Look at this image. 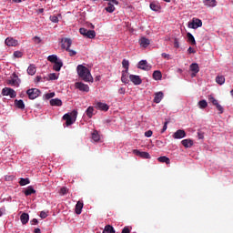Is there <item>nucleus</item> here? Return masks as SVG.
I'll return each instance as SVG.
<instances>
[{
  "mask_svg": "<svg viewBox=\"0 0 233 233\" xmlns=\"http://www.w3.org/2000/svg\"><path fill=\"white\" fill-rule=\"evenodd\" d=\"M36 71L37 69L35 65H30L27 68V74L29 76H35Z\"/></svg>",
  "mask_w": 233,
  "mask_h": 233,
  "instance_id": "obj_23",
  "label": "nucleus"
},
{
  "mask_svg": "<svg viewBox=\"0 0 233 233\" xmlns=\"http://www.w3.org/2000/svg\"><path fill=\"white\" fill-rule=\"evenodd\" d=\"M50 21H52V23H59V18L56 15H51Z\"/></svg>",
  "mask_w": 233,
  "mask_h": 233,
  "instance_id": "obj_45",
  "label": "nucleus"
},
{
  "mask_svg": "<svg viewBox=\"0 0 233 233\" xmlns=\"http://www.w3.org/2000/svg\"><path fill=\"white\" fill-rule=\"evenodd\" d=\"M35 233H41V229L39 228H35Z\"/></svg>",
  "mask_w": 233,
  "mask_h": 233,
  "instance_id": "obj_64",
  "label": "nucleus"
},
{
  "mask_svg": "<svg viewBox=\"0 0 233 233\" xmlns=\"http://www.w3.org/2000/svg\"><path fill=\"white\" fill-rule=\"evenodd\" d=\"M86 114L87 117H89V119L92 118V116H94V106L87 107V109L86 110Z\"/></svg>",
  "mask_w": 233,
  "mask_h": 233,
  "instance_id": "obj_32",
  "label": "nucleus"
},
{
  "mask_svg": "<svg viewBox=\"0 0 233 233\" xmlns=\"http://www.w3.org/2000/svg\"><path fill=\"white\" fill-rule=\"evenodd\" d=\"M95 106L97 108V110H102L103 112H108V109L110 108V106H108L106 103L102 102H96Z\"/></svg>",
  "mask_w": 233,
  "mask_h": 233,
  "instance_id": "obj_12",
  "label": "nucleus"
},
{
  "mask_svg": "<svg viewBox=\"0 0 233 233\" xmlns=\"http://www.w3.org/2000/svg\"><path fill=\"white\" fill-rule=\"evenodd\" d=\"M39 223V221L37 220V218H33L31 220V225H37Z\"/></svg>",
  "mask_w": 233,
  "mask_h": 233,
  "instance_id": "obj_58",
  "label": "nucleus"
},
{
  "mask_svg": "<svg viewBox=\"0 0 233 233\" xmlns=\"http://www.w3.org/2000/svg\"><path fill=\"white\" fill-rule=\"evenodd\" d=\"M201 26H203V22L198 18H193L192 22L188 23V28H192L193 30H196Z\"/></svg>",
  "mask_w": 233,
  "mask_h": 233,
  "instance_id": "obj_3",
  "label": "nucleus"
},
{
  "mask_svg": "<svg viewBox=\"0 0 233 233\" xmlns=\"http://www.w3.org/2000/svg\"><path fill=\"white\" fill-rule=\"evenodd\" d=\"M82 210H83V202L78 201L76 205V209H75L76 214L77 215L81 214Z\"/></svg>",
  "mask_w": 233,
  "mask_h": 233,
  "instance_id": "obj_25",
  "label": "nucleus"
},
{
  "mask_svg": "<svg viewBox=\"0 0 233 233\" xmlns=\"http://www.w3.org/2000/svg\"><path fill=\"white\" fill-rule=\"evenodd\" d=\"M66 192H68V189L66 187H62L60 189V194H62V196H65V194H66Z\"/></svg>",
  "mask_w": 233,
  "mask_h": 233,
  "instance_id": "obj_52",
  "label": "nucleus"
},
{
  "mask_svg": "<svg viewBox=\"0 0 233 233\" xmlns=\"http://www.w3.org/2000/svg\"><path fill=\"white\" fill-rule=\"evenodd\" d=\"M26 94L29 99H37V97H39V95L41 94V91L37 88H31L26 91Z\"/></svg>",
  "mask_w": 233,
  "mask_h": 233,
  "instance_id": "obj_4",
  "label": "nucleus"
},
{
  "mask_svg": "<svg viewBox=\"0 0 233 233\" xmlns=\"http://www.w3.org/2000/svg\"><path fill=\"white\" fill-rule=\"evenodd\" d=\"M127 74H128V72L122 71V76H121L122 83H128V78H127Z\"/></svg>",
  "mask_w": 233,
  "mask_h": 233,
  "instance_id": "obj_40",
  "label": "nucleus"
},
{
  "mask_svg": "<svg viewBox=\"0 0 233 233\" xmlns=\"http://www.w3.org/2000/svg\"><path fill=\"white\" fill-rule=\"evenodd\" d=\"M79 33L81 35H84V37H87L88 39H94L96 37V31L94 30H87L84 27H81L79 29Z\"/></svg>",
  "mask_w": 233,
  "mask_h": 233,
  "instance_id": "obj_2",
  "label": "nucleus"
},
{
  "mask_svg": "<svg viewBox=\"0 0 233 233\" xmlns=\"http://www.w3.org/2000/svg\"><path fill=\"white\" fill-rule=\"evenodd\" d=\"M162 77H163V75L161 74V71L159 70L154 71L153 79H155V81H160Z\"/></svg>",
  "mask_w": 233,
  "mask_h": 233,
  "instance_id": "obj_24",
  "label": "nucleus"
},
{
  "mask_svg": "<svg viewBox=\"0 0 233 233\" xmlns=\"http://www.w3.org/2000/svg\"><path fill=\"white\" fill-rule=\"evenodd\" d=\"M164 97L163 92L159 91L155 93V97H154V103H161L162 99Z\"/></svg>",
  "mask_w": 233,
  "mask_h": 233,
  "instance_id": "obj_17",
  "label": "nucleus"
},
{
  "mask_svg": "<svg viewBox=\"0 0 233 233\" xmlns=\"http://www.w3.org/2000/svg\"><path fill=\"white\" fill-rule=\"evenodd\" d=\"M51 106H63V101L59 98H53L50 100Z\"/></svg>",
  "mask_w": 233,
  "mask_h": 233,
  "instance_id": "obj_18",
  "label": "nucleus"
},
{
  "mask_svg": "<svg viewBox=\"0 0 233 233\" xmlns=\"http://www.w3.org/2000/svg\"><path fill=\"white\" fill-rule=\"evenodd\" d=\"M133 154H135V156H137L138 157H141L142 159H150V154L148 152L134 149Z\"/></svg>",
  "mask_w": 233,
  "mask_h": 233,
  "instance_id": "obj_9",
  "label": "nucleus"
},
{
  "mask_svg": "<svg viewBox=\"0 0 233 233\" xmlns=\"http://www.w3.org/2000/svg\"><path fill=\"white\" fill-rule=\"evenodd\" d=\"M106 11L108 12V14H113V12L116 11V7L114 6V5L112 4V2H109L107 4V6L105 8Z\"/></svg>",
  "mask_w": 233,
  "mask_h": 233,
  "instance_id": "obj_29",
  "label": "nucleus"
},
{
  "mask_svg": "<svg viewBox=\"0 0 233 233\" xmlns=\"http://www.w3.org/2000/svg\"><path fill=\"white\" fill-rule=\"evenodd\" d=\"M29 219H30V216L28 215V213H23L20 216V220H21L22 225H26V223H28Z\"/></svg>",
  "mask_w": 233,
  "mask_h": 233,
  "instance_id": "obj_19",
  "label": "nucleus"
},
{
  "mask_svg": "<svg viewBox=\"0 0 233 233\" xmlns=\"http://www.w3.org/2000/svg\"><path fill=\"white\" fill-rule=\"evenodd\" d=\"M149 6H150V8L153 10V12H158V10H159V8H160V6L157 5L155 4V3H151Z\"/></svg>",
  "mask_w": 233,
  "mask_h": 233,
  "instance_id": "obj_42",
  "label": "nucleus"
},
{
  "mask_svg": "<svg viewBox=\"0 0 233 233\" xmlns=\"http://www.w3.org/2000/svg\"><path fill=\"white\" fill-rule=\"evenodd\" d=\"M122 66L125 68L126 73L128 72V67L130 66V63L127 59H123Z\"/></svg>",
  "mask_w": 233,
  "mask_h": 233,
  "instance_id": "obj_36",
  "label": "nucleus"
},
{
  "mask_svg": "<svg viewBox=\"0 0 233 233\" xmlns=\"http://www.w3.org/2000/svg\"><path fill=\"white\" fill-rule=\"evenodd\" d=\"M215 106H216L217 110L218 111V114H223V112H225V108H223L220 104H217Z\"/></svg>",
  "mask_w": 233,
  "mask_h": 233,
  "instance_id": "obj_43",
  "label": "nucleus"
},
{
  "mask_svg": "<svg viewBox=\"0 0 233 233\" xmlns=\"http://www.w3.org/2000/svg\"><path fill=\"white\" fill-rule=\"evenodd\" d=\"M56 79H57V75H56V73L49 74V80L50 81H56Z\"/></svg>",
  "mask_w": 233,
  "mask_h": 233,
  "instance_id": "obj_44",
  "label": "nucleus"
},
{
  "mask_svg": "<svg viewBox=\"0 0 233 233\" xmlns=\"http://www.w3.org/2000/svg\"><path fill=\"white\" fill-rule=\"evenodd\" d=\"M92 139L93 141H96L97 143V141H99V139H101V137H99V133L97 132V130H95L92 133Z\"/></svg>",
  "mask_w": 233,
  "mask_h": 233,
  "instance_id": "obj_33",
  "label": "nucleus"
},
{
  "mask_svg": "<svg viewBox=\"0 0 233 233\" xmlns=\"http://www.w3.org/2000/svg\"><path fill=\"white\" fill-rule=\"evenodd\" d=\"M15 106H16V108H19L20 110H25V102L23 100H15Z\"/></svg>",
  "mask_w": 233,
  "mask_h": 233,
  "instance_id": "obj_21",
  "label": "nucleus"
},
{
  "mask_svg": "<svg viewBox=\"0 0 233 233\" xmlns=\"http://www.w3.org/2000/svg\"><path fill=\"white\" fill-rule=\"evenodd\" d=\"M152 130H148L145 132V136L146 137H152Z\"/></svg>",
  "mask_w": 233,
  "mask_h": 233,
  "instance_id": "obj_53",
  "label": "nucleus"
},
{
  "mask_svg": "<svg viewBox=\"0 0 233 233\" xmlns=\"http://www.w3.org/2000/svg\"><path fill=\"white\" fill-rule=\"evenodd\" d=\"M174 47L175 48H179V38H175L174 39Z\"/></svg>",
  "mask_w": 233,
  "mask_h": 233,
  "instance_id": "obj_47",
  "label": "nucleus"
},
{
  "mask_svg": "<svg viewBox=\"0 0 233 233\" xmlns=\"http://www.w3.org/2000/svg\"><path fill=\"white\" fill-rule=\"evenodd\" d=\"M187 52L188 54H196V50H194L192 47H188Z\"/></svg>",
  "mask_w": 233,
  "mask_h": 233,
  "instance_id": "obj_60",
  "label": "nucleus"
},
{
  "mask_svg": "<svg viewBox=\"0 0 233 233\" xmlns=\"http://www.w3.org/2000/svg\"><path fill=\"white\" fill-rule=\"evenodd\" d=\"M72 46V39L70 38H62L61 40V48L64 50H69Z\"/></svg>",
  "mask_w": 233,
  "mask_h": 233,
  "instance_id": "obj_8",
  "label": "nucleus"
},
{
  "mask_svg": "<svg viewBox=\"0 0 233 233\" xmlns=\"http://www.w3.org/2000/svg\"><path fill=\"white\" fill-rule=\"evenodd\" d=\"M2 96H9L12 99L17 96L15 90L12 89L11 87H5L2 89Z\"/></svg>",
  "mask_w": 233,
  "mask_h": 233,
  "instance_id": "obj_5",
  "label": "nucleus"
},
{
  "mask_svg": "<svg viewBox=\"0 0 233 233\" xmlns=\"http://www.w3.org/2000/svg\"><path fill=\"white\" fill-rule=\"evenodd\" d=\"M129 79L133 83V85H136V86L141 85L143 83V80H141V77L137 75H130Z\"/></svg>",
  "mask_w": 233,
  "mask_h": 233,
  "instance_id": "obj_11",
  "label": "nucleus"
},
{
  "mask_svg": "<svg viewBox=\"0 0 233 233\" xmlns=\"http://www.w3.org/2000/svg\"><path fill=\"white\" fill-rule=\"evenodd\" d=\"M64 121H66V127H70V125H74L76 123V120H73L72 116H70V114H65L63 116Z\"/></svg>",
  "mask_w": 233,
  "mask_h": 233,
  "instance_id": "obj_13",
  "label": "nucleus"
},
{
  "mask_svg": "<svg viewBox=\"0 0 233 233\" xmlns=\"http://www.w3.org/2000/svg\"><path fill=\"white\" fill-rule=\"evenodd\" d=\"M202 2L208 8H214V6L218 5V1L216 0H202Z\"/></svg>",
  "mask_w": 233,
  "mask_h": 233,
  "instance_id": "obj_14",
  "label": "nucleus"
},
{
  "mask_svg": "<svg viewBox=\"0 0 233 233\" xmlns=\"http://www.w3.org/2000/svg\"><path fill=\"white\" fill-rule=\"evenodd\" d=\"M75 86L80 90V92H90V86H88L86 84H84L83 82H76Z\"/></svg>",
  "mask_w": 233,
  "mask_h": 233,
  "instance_id": "obj_6",
  "label": "nucleus"
},
{
  "mask_svg": "<svg viewBox=\"0 0 233 233\" xmlns=\"http://www.w3.org/2000/svg\"><path fill=\"white\" fill-rule=\"evenodd\" d=\"M66 52L69 53L70 57H74V56H76L77 54V52H76L72 49H68V50H66Z\"/></svg>",
  "mask_w": 233,
  "mask_h": 233,
  "instance_id": "obj_49",
  "label": "nucleus"
},
{
  "mask_svg": "<svg viewBox=\"0 0 233 233\" xmlns=\"http://www.w3.org/2000/svg\"><path fill=\"white\" fill-rule=\"evenodd\" d=\"M76 70L79 77L82 78V81H85V83H94V77L88 67L79 65L77 66Z\"/></svg>",
  "mask_w": 233,
  "mask_h": 233,
  "instance_id": "obj_1",
  "label": "nucleus"
},
{
  "mask_svg": "<svg viewBox=\"0 0 233 233\" xmlns=\"http://www.w3.org/2000/svg\"><path fill=\"white\" fill-rule=\"evenodd\" d=\"M199 108H207L208 106V103H207V100H200L198 102Z\"/></svg>",
  "mask_w": 233,
  "mask_h": 233,
  "instance_id": "obj_39",
  "label": "nucleus"
},
{
  "mask_svg": "<svg viewBox=\"0 0 233 233\" xmlns=\"http://www.w3.org/2000/svg\"><path fill=\"white\" fill-rule=\"evenodd\" d=\"M62 67H63V62L61 60H58L54 64L53 70H55L56 72H59Z\"/></svg>",
  "mask_w": 233,
  "mask_h": 233,
  "instance_id": "obj_22",
  "label": "nucleus"
},
{
  "mask_svg": "<svg viewBox=\"0 0 233 233\" xmlns=\"http://www.w3.org/2000/svg\"><path fill=\"white\" fill-rule=\"evenodd\" d=\"M161 56L164 57V59H168V57H170V55H168L167 53H162Z\"/></svg>",
  "mask_w": 233,
  "mask_h": 233,
  "instance_id": "obj_59",
  "label": "nucleus"
},
{
  "mask_svg": "<svg viewBox=\"0 0 233 233\" xmlns=\"http://www.w3.org/2000/svg\"><path fill=\"white\" fill-rule=\"evenodd\" d=\"M19 185H20V187H25L26 185H30V179H28V178H20Z\"/></svg>",
  "mask_w": 233,
  "mask_h": 233,
  "instance_id": "obj_35",
  "label": "nucleus"
},
{
  "mask_svg": "<svg viewBox=\"0 0 233 233\" xmlns=\"http://www.w3.org/2000/svg\"><path fill=\"white\" fill-rule=\"evenodd\" d=\"M103 233H116V230L111 225H106L104 228Z\"/></svg>",
  "mask_w": 233,
  "mask_h": 233,
  "instance_id": "obj_30",
  "label": "nucleus"
},
{
  "mask_svg": "<svg viewBox=\"0 0 233 233\" xmlns=\"http://www.w3.org/2000/svg\"><path fill=\"white\" fill-rule=\"evenodd\" d=\"M5 45L7 46H17V40L12 38V37H7L5 41Z\"/></svg>",
  "mask_w": 233,
  "mask_h": 233,
  "instance_id": "obj_16",
  "label": "nucleus"
},
{
  "mask_svg": "<svg viewBox=\"0 0 233 233\" xmlns=\"http://www.w3.org/2000/svg\"><path fill=\"white\" fill-rule=\"evenodd\" d=\"M216 83H218V85H225V76H218L216 77Z\"/></svg>",
  "mask_w": 233,
  "mask_h": 233,
  "instance_id": "obj_34",
  "label": "nucleus"
},
{
  "mask_svg": "<svg viewBox=\"0 0 233 233\" xmlns=\"http://www.w3.org/2000/svg\"><path fill=\"white\" fill-rule=\"evenodd\" d=\"M187 37L188 43H190L191 45H196V38H194V35L192 34L187 33Z\"/></svg>",
  "mask_w": 233,
  "mask_h": 233,
  "instance_id": "obj_31",
  "label": "nucleus"
},
{
  "mask_svg": "<svg viewBox=\"0 0 233 233\" xmlns=\"http://www.w3.org/2000/svg\"><path fill=\"white\" fill-rule=\"evenodd\" d=\"M14 56L17 57V58L23 57V53L21 51H15L14 52Z\"/></svg>",
  "mask_w": 233,
  "mask_h": 233,
  "instance_id": "obj_46",
  "label": "nucleus"
},
{
  "mask_svg": "<svg viewBox=\"0 0 233 233\" xmlns=\"http://www.w3.org/2000/svg\"><path fill=\"white\" fill-rule=\"evenodd\" d=\"M208 101H210V103H212V105H214V106H216V105L219 104V102H218V99H216L214 96H212V95L208 96Z\"/></svg>",
  "mask_w": 233,
  "mask_h": 233,
  "instance_id": "obj_41",
  "label": "nucleus"
},
{
  "mask_svg": "<svg viewBox=\"0 0 233 233\" xmlns=\"http://www.w3.org/2000/svg\"><path fill=\"white\" fill-rule=\"evenodd\" d=\"M33 41L36 44V45H39V43H41V37L39 36H35L33 37Z\"/></svg>",
  "mask_w": 233,
  "mask_h": 233,
  "instance_id": "obj_48",
  "label": "nucleus"
},
{
  "mask_svg": "<svg viewBox=\"0 0 233 233\" xmlns=\"http://www.w3.org/2000/svg\"><path fill=\"white\" fill-rule=\"evenodd\" d=\"M43 81V77L41 76H37L35 79V83H41Z\"/></svg>",
  "mask_w": 233,
  "mask_h": 233,
  "instance_id": "obj_54",
  "label": "nucleus"
},
{
  "mask_svg": "<svg viewBox=\"0 0 233 233\" xmlns=\"http://www.w3.org/2000/svg\"><path fill=\"white\" fill-rule=\"evenodd\" d=\"M126 90H125V87H120L118 89V94H125Z\"/></svg>",
  "mask_w": 233,
  "mask_h": 233,
  "instance_id": "obj_62",
  "label": "nucleus"
},
{
  "mask_svg": "<svg viewBox=\"0 0 233 233\" xmlns=\"http://www.w3.org/2000/svg\"><path fill=\"white\" fill-rule=\"evenodd\" d=\"M181 145H183L185 148H192V147H194V141L190 138H187L181 141Z\"/></svg>",
  "mask_w": 233,
  "mask_h": 233,
  "instance_id": "obj_15",
  "label": "nucleus"
},
{
  "mask_svg": "<svg viewBox=\"0 0 233 233\" xmlns=\"http://www.w3.org/2000/svg\"><path fill=\"white\" fill-rule=\"evenodd\" d=\"M69 114L70 117H72L73 120H76L77 119V109H74L73 111H71Z\"/></svg>",
  "mask_w": 233,
  "mask_h": 233,
  "instance_id": "obj_38",
  "label": "nucleus"
},
{
  "mask_svg": "<svg viewBox=\"0 0 233 233\" xmlns=\"http://www.w3.org/2000/svg\"><path fill=\"white\" fill-rule=\"evenodd\" d=\"M167 125H168V122H165L164 126H163V128L161 130V133L163 134V132H166L167 131Z\"/></svg>",
  "mask_w": 233,
  "mask_h": 233,
  "instance_id": "obj_57",
  "label": "nucleus"
},
{
  "mask_svg": "<svg viewBox=\"0 0 233 233\" xmlns=\"http://www.w3.org/2000/svg\"><path fill=\"white\" fill-rule=\"evenodd\" d=\"M174 139H183V137H187V132L183 129H178L173 134Z\"/></svg>",
  "mask_w": 233,
  "mask_h": 233,
  "instance_id": "obj_10",
  "label": "nucleus"
},
{
  "mask_svg": "<svg viewBox=\"0 0 233 233\" xmlns=\"http://www.w3.org/2000/svg\"><path fill=\"white\" fill-rule=\"evenodd\" d=\"M47 60L50 61V63H57L59 59H57V56L51 55L47 57Z\"/></svg>",
  "mask_w": 233,
  "mask_h": 233,
  "instance_id": "obj_37",
  "label": "nucleus"
},
{
  "mask_svg": "<svg viewBox=\"0 0 233 233\" xmlns=\"http://www.w3.org/2000/svg\"><path fill=\"white\" fill-rule=\"evenodd\" d=\"M122 233H130V228L128 227H125L123 229H122Z\"/></svg>",
  "mask_w": 233,
  "mask_h": 233,
  "instance_id": "obj_55",
  "label": "nucleus"
},
{
  "mask_svg": "<svg viewBox=\"0 0 233 233\" xmlns=\"http://www.w3.org/2000/svg\"><path fill=\"white\" fill-rule=\"evenodd\" d=\"M198 139H203V137H205V135L203 134V132L198 131Z\"/></svg>",
  "mask_w": 233,
  "mask_h": 233,
  "instance_id": "obj_56",
  "label": "nucleus"
},
{
  "mask_svg": "<svg viewBox=\"0 0 233 233\" xmlns=\"http://www.w3.org/2000/svg\"><path fill=\"white\" fill-rule=\"evenodd\" d=\"M157 161L159 163H166V165H170V158H168V157H166V156L159 157L157 158Z\"/></svg>",
  "mask_w": 233,
  "mask_h": 233,
  "instance_id": "obj_26",
  "label": "nucleus"
},
{
  "mask_svg": "<svg viewBox=\"0 0 233 233\" xmlns=\"http://www.w3.org/2000/svg\"><path fill=\"white\" fill-rule=\"evenodd\" d=\"M25 196H32V194H35V189L32 186H29L24 192Z\"/></svg>",
  "mask_w": 233,
  "mask_h": 233,
  "instance_id": "obj_28",
  "label": "nucleus"
},
{
  "mask_svg": "<svg viewBox=\"0 0 233 233\" xmlns=\"http://www.w3.org/2000/svg\"><path fill=\"white\" fill-rule=\"evenodd\" d=\"M54 96H56V93H48L46 95V98L52 99V97H54Z\"/></svg>",
  "mask_w": 233,
  "mask_h": 233,
  "instance_id": "obj_51",
  "label": "nucleus"
},
{
  "mask_svg": "<svg viewBox=\"0 0 233 233\" xmlns=\"http://www.w3.org/2000/svg\"><path fill=\"white\" fill-rule=\"evenodd\" d=\"M16 83H17V80L15 79L9 80V85H15Z\"/></svg>",
  "mask_w": 233,
  "mask_h": 233,
  "instance_id": "obj_63",
  "label": "nucleus"
},
{
  "mask_svg": "<svg viewBox=\"0 0 233 233\" xmlns=\"http://www.w3.org/2000/svg\"><path fill=\"white\" fill-rule=\"evenodd\" d=\"M104 1H109V3H113V5H119V2L117 0H104Z\"/></svg>",
  "mask_w": 233,
  "mask_h": 233,
  "instance_id": "obj_61",
  "label": "nucleus"
},
{
  "mask_svg": "<svg viewBox=\"0 0 233 233\" xmlns=\"http://www.w3.org/2000/svg\"><path fill=\"white\" fill-rule=\"evenodd\" d=\"M40 218L42 219H46V218H48V214H46V212H45V211H41L40 212Z\"/></svg>",
  "mask_w": 233,
  "mask_h": 233,
  "instance_id": "obj_50",
  "label": "nucleus"
},
{
  "mask_svg": "<svg viewBox=\"0 0 233 233\" xmlns=\"http://www.w3.org/2000/svg\"><path fill=\"white\" fill-rule=\"evenodd\" d=\"M190 70H191V72H194V74H198L199 73V65H198L197 63L191 64Z\"/></svg>",
  "mask_w": 233,
  "mask_h": 233,
  "instance_id": "obj_27",
  "label": "nucleus"
},
{
  "mask_svg": "<svg viewBox=\"0 0 233 233\" xmlns=\"http://www.w3.org/2000/svg\"><path fill=\"white\" fill-rule=\"evenodd\" d=\"M139 44H140V46H143V48H147V46H148V45H150V40L147 37H142L139 40Z\"/></svg>",
  "mask_w": 233,
  "mask_h": 233,
  "instance_id": "obj_20",
  "label": "nucleus"
},
{
  "mask_svg": "<svg viewBox=\"0 0 233 233\" xmlns=\"http://www.w3.org/2000/svg\"><path fill=\"white\" fill-rule=\"evenodd\" d=\"M137 68L148 71L152 69V66H150L147 60H141L138 62Z\"/></svg>",
  "mask_w": 233,
  "mask_h": 233,
  "instance_id": "obj_7",
  "label": "nucleus"
}]
</instances>
